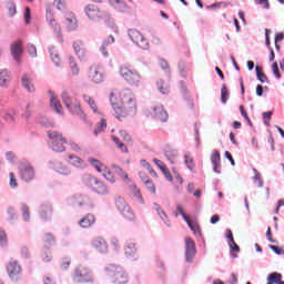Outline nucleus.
I'll return each mask as SVG.
<instances>
[{
  "instance_id": "6e6552de",
  "label": "nucleus",
  "mask_w": 284,
  "mask_h": 284,
  "mask_svg": "<svg viewBox=\"0 0 284 284\" xmlns=\"http://www.w3.org/2000/svg\"><path fill=\"white\" fill-rule=\"evenodd\" d=\"M128 34L131 41H133V43L138 45V48H141L142 50H148L150 48V42H148V39H145V36H143L141 31L136 29H130L128 31Z\"/></svg>"
},
{
  "instance_id": "9b49d317",
  "label": "nucleus",
  "mask_w": 284,
  "mask_h": 284,
  "mask_svg": "<svg viewBox=\"0 0 284 284\" xmlns=\"http://www.w3.org/2000/svg\"><path fill=\"white\" fill-rule=\"evenodd\" d=\"M184 245H185V258L187 263H192V261H194V256H196V243L191 237H185Z\"/></svg>"
},
{
  "instance_id": "dca6fc26",
  "label": "nucleus",
  "mask_w": 284,
  "mask_h": 284,
  "mask_svg": "<svg viewBox=\"0 0 284 284\" xmlns=\"http://www.w3.org/2000/svg\"><path fill=\"white\" fill-rule=\"evenodd\" d=\"M23 42L21 40L14 41L11 44V54L18 63H21V54H23Z\"/></svg>"
},
{
  "instance_id": "0eeeda50",
  "label": "nucleus",
  "mask_w": 284,
  "mask_h": 284,
  "mask_svg": "<svg viewBox=\"0 0 284 284\" xmlns=\"http://www.w3.org/2000/svg\"><path fill=\"white\" fill-rule=\"evenodd\" d=\"M75 283H94V275L88 266H78L73 274Z\"/></svg>"
},
{
  "instance_id": "49530a36",
  "label": "nucleus",
  "mask_w": 284,
  "mask_h": 284,
  "mask_svg": "<svg viewBox=\"0 0 284 284\" xmlns=\"http://www.w3.org/2000/svg\"><path fill=\"white\" fill-rule=\"evenodd\" d=\"M21 212L22 219H24V221H30V207H28L26 204H22Z\"/></svg>"
},
{
  "instance_id": "473e14b6",
  "label": "nucleus",
  "mask_w": 284,
  "mask_h": 284,
  "mask_svg": "<svg viewBox=\"0 0 284 284\" xmlns=\"http://www.w3.org/2000/svg\"><path fill=\"white\" fill-rule=\"evenodd\" d=\"M10 83V73L8 70L0 71V85L6 88Z\"/></svg>"
},
{
  "instance_id": "79ce46f5",
  "label": "nucleus",
  "mask_w": 284,
  "mask_h": 284,
  "mask_svg": "<svg viewBox=\"0 0 284 284\" xmlns=\"http://www.w3.org/2000/svg\"><path fill=\"white\" fill-rule=\"evenodd\" d=\"M155 210H156L160 219H162V221H164V223H166V225H170L168 223V214H165V211H163V209H161V206H159V204H155Z\"/></svg>"
},
{
  "instance_id": "aec40b11",
  "label": "nucleus",
  "mask_w": 284,
  "mask_h": 284,
  "mask_svg": "<svg viewBox=\"0 0 284 284\" xmlns=\"http://www.w3.org/2000/svg\"><path fill=\"white\" fill-rule=\"evenodd\" d=\"M39 214H40V217L43 219V221H50L53 214L52 205L42 204L40 206Z\"/></svg>"
},
{
  "instance_id": "774afa93",
  "label": "nucleus",
  "mask_w": 284,
  "mask_h": 284,
  "mask_svg": "<svg viewBox=\"0 0 284 284\" xmlns=\"http://www.w3.org/2000/svg\"><path fill=\"white\" fill-rule=\"evenodd\" d=\"M144 168L148 170V172L151 174V176H154V178L158 176L156 171H154V169H152V165L150 163H145Z\"/></svg>"
},
{
  "instance_id": "c756f323",
  "label": "nucleus",
  "mask_w": 284,
  "mask_h": 284,
  "mask_svg": "<svg viewBox=\"0 0 284 284\" xmlns=\"http://www.w3.org/2000/svg\"><path fill=\"white\" fill-rule=\"evenodd\" d=\"M113 143H115L118 150H120V152H122L123 154H129L130 151L128 150V145H125V143L121 142V140L115 136V135H112L111 136Z\"/></svg>"
},
{
  "instance_id": "13d9d810",
  "label": "nucleus",
  "mask_w": 284,
  "mask_h": 284,
  "mask_svg": "<svg viewBox=\"0 0 284 284\" xmlns=\"http://www.w3.org/2000/svg\"><path fill=\"white\" fill-rule=\"evenodd\" d=\"M227 97H229L227 88H226V87H223L222 90H221V100H222V103H227Z\"/></svg>"
},
{
  "instance_id": "ddd939ff",
  "label": "nucleus",
  "mask_w": 284,
  "mask_h": 284,
  "mask_svg": "<svg viewBox=\"0 0 284 284\" xmlns=\"http://www.w3.org/2000/svg\"><path fill=\"white\" fill-rule=\"evenodd\" d=\"M89 79L93 83H103V69L99 65H92L89 69Z\"/></svg>"
},
{
  "instance_id": "4d7b16f0",
  "label": "nucleus",
  "mask_w": 284,
  "mask_h": 284,
  "mask_svg": "<svg viewBox=\"0 0 284 284\" xmlns=\"http://www.w3.org/2000/svg\"><path fill=\"white\" fill-rule=\"evenodd\" d=\"M9 185L10 187H17L19 184L17 183V176L11 172L9 173Z\"/></svg>"
},
{
  "instance_id": "e433bc0d",
  "label": "nucleus",
  "mask_w": 284,
  "mask_h": 284,
  "mask_svg": "<svg viewBox=\"0 0 284 284\" xmlns=\"http://www.w3.org/2000/svg\"><path fill=\"white\" fill-rule=\"evenodd\" d=\"M256 77L261 83H267V75L263 73V69L261 67H255Z\"/></svg>"
},
{
  "instance_id": "052dcab7",
  "label": "nucleus",
  "mask_w": 284,
  "mask_h": 284,
  "mask_svg": "<svg viewBox=\"0 0 284 284\" xmlns=\"http://www.w3.org/2000/svg\"><path fill=\"white\" fill-rule=\"evenodd\" d=\"M27 50L30 57H37V47H34L33 44H28Z\"/></svg>"
},
{
  "instance_id": "6ab92c4d",
  "label": "nucleus",
  "mask_w": 284,
  "mask_h": 284,
  "mask_svg": "<svg viewBox=\"0 0 284 284\" xmlns=\"http://www.w3.org/2000/svg\"><path fill=\"white\" fill-rule=\"evenodd\" d=\"M67 162L69 163V165H72L73 168H78L79 170H83L87 168L85 161H83V159L74 154H70L68 156Z\"/></svg>"
},
{
  "instance_id": "9d476101",
  "label": "nucleus",
  "mask_w": 284,
  "mask_h": 284,
  "mask_svg": "<svg viewBox=\"0 0 284 284\" xmlns=\"http://www.w3.org/2000/svg\"><path fill=\"white\" fill-rule=\"evenodd\" d=\"M148 116H152L161 123H165L168 121V111L161 104H154L151 110H149Z\"/></svg>"
},
{
  "instance_id": "4c0bfd02",
  "label": "nucleus",
  "mask_w": 284,
  "mask_h": 284,
  "mask_svg": "<svg viewBox=\"0 0 284 284\" xmlns=\"http://www.w3.org/2000/svg\"><path fill=\"white\" fill-rule=\"evenodd\" d=\"M254 176H253V183L257 185V187H263V178L261 176V173L256 169L253 170Z\"/></svg>"
},
{
  "instance_id": "39448f33",
  "label": "nucleus",
  "mask_w": 284,
  "mask_h": 284,
  "mask_svg": "<svg viewBox=\"0 0 284 284\" xmlns=\"http://www.w3.org/2000/svg\"><path fill=\"white\" fill-rule=\"evenodd\" d=\"M120 75L122 79L133 88H139L141 85V74L135 70H132L128 67L120 68Z\"/></svg>"
},
{
  "instance_id": "c03bdc74",
  "label": "nucleus",
  "mask_w": 284,
  "mask_h": 284,
  "mask_svg": "<svg viewBox=\"0 0 284 284\" xmlns=\"http://www.w3.org/2000/svg\"><path fill=\"white\" fill-rule=\"evenodd\" d=\"M165 156L166 159H169V161H171L172 163H174V161H176V152L170 148H168L165 150Z\"/></svg>"
},
{
  "instance_id": "a18cd8bd",
  "label": "nucleus",
  "mask_w": 284,
  "mask_h": 284,
  "mask_svg": "<svg viewBox=\"0 0 284 284\" xmlns=\"http://www.w3.org/2000/svg\"><path fill=\"white\" fill-rule=\"evenodd\" d=\"M229 247L231 250V254L233 256V258H236V255L234 254V252H241V247L239 246V244H236V242H229Z\"/></svg>"
},
{
  "instance_id": "f3484780",
  "label": "nucleus",
  "mask_w": 284,
  "mask_h": 284,
  "mask_svg": "<svg viewBox=\"0 0 284 284\" xmlns=\"http://www.w3.org/2000/svg\"><path fill=\"white\" fill-rule=\"evenodd\" d=\"M94 223H97V217L94 216V214L89 213L87 215H84L79 222L78 224L80 225V227H82L83 230H87L88 227H92V225H94Z\"/></svg>"
},
{
  "instance_id": "603ef678",
  "label": "nucleus",
  "mask_w": 284,
  "mask_h": 284,
  "mask_svg": "<svg viewBox=\"0 0 284 284\" xmlns=\"http://www.w3.org/2000/svg\"><path fill=\"white\" fill-rule=\"evenodd\" d=\"M240 112L242 116L247 121L248 125H252V120L250 119V115H247V111H245V106L240 105Z\"/></svg>"
},
{
  "instance_id": "a211bd4d",
  "label": "nucleus",
  "mask_w": 284,
  "mask_h": 284,
  "mask_svg": "<svg viewBox=\"0 0 284 284\" xmlns=\"http://www.w3.org/2000/svg\"><path fill=\"white\" fill-rule=\"evenodd\" d=\"M91 245L94 250H97V252H108V242H105L103 237H94Z\"/></svg>"
},
{
  "instance_id": "f257e3e1",
  "label": "nucleus",
  "mask_w": 284,
  "mask_h": 284,
  "mask_svg": "<svg viewBox=\"0 0 284 284\" xmlns=\"http://www.w3.org/2000/svg\"><path fill=\"white\" fill-rule=\"evenodd\" d=\"M109 100L118 121H124L128 116H136L139 104L136 103V97H134L132 90H113L110 93Z\"/></svg>"
},
{
  "instance_id": "6e6d98bb",
  "label": "nucleus",
  "mask_w": 284,
  "mask_h": 284,
  "mask_svg": "<svg viewBox=\"0 0 284 284\" xmlns=\"http://www.w3.org/2000/svg\"><path fill=\"white\" fill-rule=\"evenodd\" d=\"M8 243V234H6V231L0 229V245H6Z\"/></svg>"
},
{
  "instance_id": "412c9836",
  "label": "nucleus",
  "mask_w": 284,
  "mask_h": 284,
  "mask_svg": "<svg viewBox=\"0 0 284 284\" xmlns=\"http://www.w3.org/2000/svg\"><path fill=\"white\" fill-rule=\"evenodd\" d=\"M22 181L30 182L34 179V169L32 166H22L20 170Z\"/></svg>"
},
{
  "instance_id": "09e8293b",
  "label": "nucleus",
  "mask_w": 284,
  "mask_h": 284,
  "mask_svg": "<svg viewBox=\"0 0 284 284\" xmlns=\"http://www.w3.org/2000/svg\"><path fill=\"white\" fill-rule=\"evenodd\" d=\"M144 185L146 190H149V192H152V194H156V185H154V182H152V180H146Z\"/></svg>"
},
{
  "instance_id": "f704fd0d",
  "label": "nucleus",
  "mask_w": 284,
  "mask_h": 284,
  "mask_svg": "<svg viewBox=\"0 0 284 284\" xmlns=\"http://www.w3.org/2000/svg\"><path fill=\"white\" fill-rule=\"evenodd\" d=\"M155 164L158 165V168H160L163 174H165L169 181H172V175H170V170H168V166L165 165V163H163V161L161 160H155Z\"/></svg>"
},
{
  "instance_id": "4be33fe9",
  "label": "nucleus",
  "mask_w": 284,
  "mask_h": 284,
  "mask_svg": "<svg viewBox=\"0 0 284 284\" xmlns=\"http://www.w3.org/2000/svg\"><path fill=\"white\" fill-rule=\"evenodd\" d=\"M50 94V105L58 114L63 113V105H61V101L57 99V95H54L51 91L49 92Z\"/></svg>"
},
{
  "instance_id": "c85d7f7f",
  "label": "nucleus",
  "mask_w": 284,
  "mask_h": 284,
  "mask_svg": "<svg viewBox=\"0 0 284 284\" xmlns=\"http://www.w3.org/2000/svg\"><path fill=\"white\" fill-rule=\"evenodd\" d=\"M73 49L75 50V54H78L79 59H83L85 57V47L83 45V41H74Z\"/></svg>"
},
{
  "instance_id": "4468645a",
  "label": "nucleus",
  "mask_w": 284,
  "mask_h": 284,
  "mask_svg": "<svg viewBox=\"0 0 284 284\" xmlns=\"http://www.w3.org/2000/svg\"><path fill=\"white\" fill-rule=\"evenodd\" d=\"M64 26L69 32H74L79 28V20H77V16L73 12L69 11L64 14Z\"/></svg>"
},
{
  "instance_id": "58836bf2",
  "label": "nucleus",
  "mask_w": 284,
  "mask_h": 284,
  "mask_svg": "<svg viewBox=\"0 0 284 284\" xmlns=\"http://www.w3.org/2000/svg\"><path fill=\"white\" fill-rule=\"evenodd\" d=\"M41 258L44 263H50V261H52V252H50V248H44Z\"/></svg>"
},
{
  "instance_id": "423d86ee",
  "label": "nucleus",
  "mask_w": 284,
  "mask_h": 284,
  "mask_svg": "<svg viewBox=\"0 0 284 284\" xmlns=\"http://www.w3.org/2000/svg\"><path fill=\"white\" fill-rule=\"evenodd\" d=\"M48 136L51 140V149L53 152H65V143H68V140L63 136V133H59V131H48Z\"/></svg>"
},
{
  "instance_id": "2f4dec72",
  "label": "nucleus",
  "mask_w": 284,
  "mask_h": 284,
  "mask_svg": "<svg viewBox=\"0 0 284 284\" xmlns=\"http://www.w3.org/2000/svg\"><path fill=\"white\" fill-rule=\"evenodd\" d=\"M186 223L190 230L193 231L194 236H203V233L201 232V226L199 225V223L192 222V220H189V222Z\"/></svg>"
},
{
  "instance_id": "ea45409f",
  "label": "nucleus",
  "mask_w": 284,
  "mask_h": 284,
  "mask_svg": "<svg viewBox=\"0 0 284 284\" xmlns=\"http://www.w3.org/2000/svg\"><path fill=\"white\" fill-rule=\"evenodd\" d=\"M102 176L106 179L110 183H116V179H114V175L112 174V171H109L106 168V171L101 172Z\"/></svg>"
},
{
  "instance_id": "cd10ccee",
  "label": "nucleus",
  "mask_w": 284,
  "mask_h": 284,
  "mask_svg": "<svg viewBox=\"0 0 284 284\" xmlns=\"http://www.w3.org/2000/svg\"><path fill=\"white\" fill-rule=\"evenodd\" d=\"M124 254L129 258H134L136 256V244L134 242H128L124 247Z\"/></svg>"
},
{
  "instance_id": "338daca9",
  "label": "nucleus",
  "mask_w": 284,
  "mask_h": 284,
  "mask_svg": "<svg viewBox=\"0 0 284 284\" xmlns=\"http://www.w3.org/2000/svg\"><path fill=\"white\" fill-rule=\"evenodd\" d=\"M59 174H62L63 176L70 175V169L68 166H61L58 169Z\"/></svg>"
},
{
  "instance_id": "e2e57ef3",
  "label": "nucleus",
  "mask_w": 284,
  "mask_h": 284,
  "mask_svg": "<svg viewBox=\"0 0 284 284\" xmlns=\"http://www.w3.org/2000/svg\"><path fill=\"white\" fill-rule=\"evenodd\" d=\"M272 71H273V74L276 77V79H281V71H278V63L274 62L272 64Z\"/></svg>"
},
{
  "instance_id": "1a4fd4ad",
  "label": "nucleus",
  "mask_w": 284,
  "mask_h": 284,
  "mask_svg": "<svg viewBox=\"0 0 284 284\" xmlns=\"http://www.w3.org/2000/svg\"><path fill=\"white\" fill-rule=\"evenodd\" d=\"M115 205L120 214H122L123 219H125L126 221H134V212L132 211V209H130L128 203H125V200L123 197H118L115 201Z\"/></svg>"
},
{
  "instance_id": "f8f14e48",
  "label": "nucleus",
  "mask_w": 284,
  "mask_h": 284,
  "mask_svg": "<svg viewBox=\"0 0 284 284\" xmlns=\"http://www.w3.org/2000/svg\"><path fill=\"white\" fill-rule=\"evenodd\" d=\"M84 12L91 21H101L103 19L104 13L99 9V7L94 4H89L85 7Z\"/></svg>"
},
{
  "instance_id": "bf43d9fd",
  "label": "nucleus",
  "mask_w": 284,
  "mask_h": 284,
  "mask_svg": "<svg viewBox=\"0 0 284 284\" xmlns=\"http://www.w3.org/2000/svg\"><path fill=\"white\" fill-rule=\"evenodd\" d=\"M178 212L184 219L185 223L190 222V216H187V214H185V211L183 210L182 205H178Z\"/></svg>"
},
{
  "instance_id": "20e7f679",
  "label": "nucleus",
  "mask_w": 284,
  "mask_h": 284,
  "mask_svg": "<svg viewBox=\"0 0 284 284\" xmlns=\"http://www.w3.org/2000/svg\"><path fill=\"white\" fill-rule=\"evenodd\" d=\"M106 276L111 278L115 284H128V274L121 266H116L114 264H110L105 268Z\"/></svg>"
},
{
  "instance_id": "37998d69",
  "label": "nucleus",
  "mask_w": 284,
  "mask_h": 284,
  "mask_svg": "<svg viewBox=\"0 0 284 284\" xmlns=\"http://www.w3.org/2000/svg\"><path fill=\"white\" fill-rule=\"evenodd\" d=\"M159 65H160L161 70H163V72H165L166 74L171 73L170 64L168 63V61H165V59H160Z\"/></svg>"
},
{
  "instance_id": "b1692460",
  "label": "nucleus",
  "mask_w": 284,
  "mask_h": 284,
  "mask_svg": "<svg viewBox=\"0 0 284 284\" xmlns=\"http://www.w3.org/2000/svg\"><path fill=\"white\" fill-rule=\"evenodd\" d=\"M83 101H84L85 103H88V105L91 108V110H92V112H93L94 114H99V116H102V115H103V112H101V111L99 110V106H97V101H94V100L92 99V97H90V95H88V94H84V95H83Z\"/></svg>"
},
{
  "instance_id": "f03ea898",
  "label": "nucleus",
  "mask_w": 284,
  "mask_h": 284,
  "mask_svg": "<svg viewBox=\"0 0 284 284\" xmlns=\"http://www.w3.org/2000/svg\"><path fill=\"white\" fill-rule=\"evenodd\" d=\"M62 101L65 108L69 109V112H71V114L79 116V119H81L82 121H85L88 119V115H85V113L81 109V102H79L77 98L70 97L68 92H63Z\"/></svg>"
},
{
  "instance_id": "680f3d73",
  "label": "nucleus",
  "mask_w": 284,
  "mask_h": 284,
  "mask_svg": "<svg viewBox=\"0 0 284 284\" xmlns=\"http://www.w3.org/2000/svg\"><path fill=\"white\" fill-rule=\"evenodd\" d=\"M69 148H71L73 152H81V145H79L77 142L70 141Z\"/></svg>"
},
{
  "instance_id": "393cba45",
  "label": "nucleus",
  "mask_w": 284,
  "mask_h": 284,
  "mask_svg": "<svg viewBox=\"0 0 284 284\" xmlns=\"http://www.w3.org/2000/svg\"><path fill=\"white\" fill-rule=\"evenodd\" d=\"M42 243H43L44 250H50V247H52V245L57 243V237H54V234L52 233H45L42 236Z\"/></svg>"
},
{
  "instance_id": "8fccbe9b",
  "label": "nucleus",
  "mask_w": 284,
  "mask_h": 284,
  "mask_svg": "<svg viewBox=\"0 0 284 284\" xmlns=\"http://www.w3.org/2000/svg\"><path fill=\"white\" fill-rule=\"evenodd\" d=\"M53 6L57 8V10H60L61 12L65 11V1L63 0H54Z\"/></svg>"
},
{
  "instance_id": "a878e982",
  "label": "nucleus",
  "mask_w": 284,
  "mask_h": 284,
  "mask_svg": "<svg viewBox=\"0 0 284 284\" xmlns=\"http://www.w3.org/2000/svg\"><path fill=\"white\" fill-rule=\"evenodd\" d=\"M88 162L90 163V165H92L94 168V170H97V172H99L101 174V172H108V166H105V164H103L101 161L94 159V158H89Z\"/></svg>"
},
{
  "instance_id": "5fc2aeb1",
  "label": "nucleus",
  "mask_w": 284,
  "mask_h": 284,
  "mask_svg": "<svg viewBox=\"0 0 284 284\" xmlns=\"http://www.w3.org/2000/svg\"><path fill=\"white\" fill-rule=\"evenodd\" d=\"M47 19H49L51 26H55L58 32H61V27L57 23V20L52 19V13H47Z\"/></svg>"
},
{
  "instance_id": "72a5a7b5",
  "label": "nucleus",
  "mask_w": 284,
  "mask_h": 284,
  "mask_svg": "<svg viewBox=\"0 0 284 284\" xmlns=\"http://www.w3.org/2000/svg\"><path fill=\"white\" fill-rule=\"evenodd\" d=\"M156 85H158L159 92H161L162 94H170V84H168V82L163 80H159L156 82Z\"/></svg>"
},
{
  "instance_id": "3c124183",
  "label": "nucleus",
  "mask_w": 284,
  "mask_h": 284,
  "mask_svg": "<svg viewBox=\"0 0 284 284\" xmlns=\"http://www.w3.org/2000/svg\"><path fill=\"white\" fill-rule=\"evenodd\" d=\"M69 61H70L72 74L74 75L79 74V67H77V62L74 61V58L70 57Z\"/></svg>"
},
{
  "instance_id": "5701e85b",
  "label": "nucleus",
  "mask_w": 284,
  "mask_h": 284,
  "mask_svg": "<svg viewBox=\"0 0 284 284\" xmlns=\"http://www.w3.org/2000/svg\"><path fill=\"white\" fill-rule=\"evenodd\" d=\"M211 162L213 163V170L216 174H221V153L214 151L211 155Z\"/></svg>"
},
{
  "instance_id": "0e129e2a",
  "label": "nucleus",
  "mask_w": 284,
  "mask_h": 284,
  "mask_svg": "<svg viewBox=\"0 0 284 284\" xmlns=\"http://www.w3.org/2000/svg\"><path fill=\"white\" fill-rule=\"evenodd\" d=\"M105 128H108V121H106L105 119H102V120L98 123L99 132H104Z\"/></svg>"
},
{
  "instance_id": "69168bd1",
  "label": "nucleus",
  "mask_w": 284,
  "mask_h": 284,
  "mask_svg": "<svg viewBox=\"0 0 284 284\" xmlns=\"http://www.w3.org/2000/svg\"><path fill=\"white\" fill-rule=\"evenodd\" d=\"M30 19H31V11H30L29 7H27L24 9V22L27 24H30Z\"/></svg>"
},
{
  "instance_id": "c9c22d12",
  "label": "nucleus",
  "mask_w": 284,
  "mask_h": 284,
  "mask_svg": "<svg viewBox=\"0 0 284 284\" xmlns=\"http://www.w3.org/2000/svg\"><path fill=\"white\" fill-rule=\"evenodd\" d=\"M112 43H114V37L109 36V38L103 42V44L101 47V52H102L103 57H108L106 48H108V45H110Z\"/></svg>"
},
{
  "instance_id": "bb28decb",
  "label": "nucleus",
  "mask_w": 284,
  "mask_h": 284,
  "mask_svg": "<svg viewBox=\"0 0 284 284\" xmlns=\"http://www.w3.org/2000/svg\"><path fill=\"white\" fill-rule=\"evenodd\" d=\"M129 195L143 203V195L141 194V190L136 186V184H131L129 186Z\"/></svg>"
},
{
  "instance_id": "2eb2a0df",
  "label": "nucleus",
  "mask_w": 284,
  "mask_h": 284,
  "mask_svg": "<svg viewBox=\"0 0 284 284\" xmlns=\"http://www.w3.org/2000/svg\"><path fill=\"white\" fill-rule=\"evenodd\" d=\"M7 272L9 275V278L12 281H19V274H21V265H19V262L13 261L9 262L7 265Z\"/></svg>"
},
{
  "instance_id": "7c9ffc66",
  "label": "nucleus",
  "mask_w": 284,
  "mask_h": 284,
  "mask_svg": "<svg viewBox=\"0 0 284 284\" xmlns=\"http://www.w3.org/2000/svg\"><path fill=\"white\" fill-rule=\"evenodd\" d=\"M22 85L28 92H34V84H32V79H30L29 74L22 75Z\"/></svg>"
},
{
  "instance_id": "864d4df0",
  "label": "nucleus",
  "mask_w": 284,
  "mask_h": 284,
  "mask_svg": "<svg viewBox=\"0 0 284 284\" xmlns=\"http://www.w3.org/2000/svg\"><path fill=\"white\" fill-rule=\"evenodd\" d=\"M51 60L55 65H61V58L59 57V53L57 51H51Z\"/></svg>"
},
{
  "instance_id": "de8ad7c7",
  "label": "nucleus",
  "mask_w": 284,
  "mask_h": 284,
  "mask_svg": "<svg viewBox=\"0 0 284 284\" xmlns=\"http://www.w3.org/2000/svg\"><path fill=\"white\" fill-rule=\"evenodd\" d=\"M184 163L189 170H194V159H192L190 154L184 155Z\"/></svg>"
},
{
  "instance_id": "a19ab883",
  "label": "nucleus",
  "mask_w": 284,
  "mask_h": 284,
  "mask_svg": "<svg viewBox=\"0 0 284 284\" xmlns=\"http://www.w3.org/2000/svg\"><path fill=\"white\" fill-rule=\"evenodd\" d=\"M120 136H121V139H123V141H125V143H128L129 145H132V135H130V133H128V131L121 130Z\"/></svg>"
},
{
  "instance_id": "7ed1b4c3",
  "label": "nucleus",
  "mask_w": 284,
  "mask_h": 284,
  "mask_svg": "<svg viewBox=\"0 0 284 284\" xmlns=\"http://www.w3.org/2000/svg\"><path fill=\"white\" fill-rule=\"evenodd\" d=\"M83 183L87 185V187L92 190V192H95V194L105 195L109 192L105 183L92 174H85L83 178Z\"/></svg>"
}]
</instances>
